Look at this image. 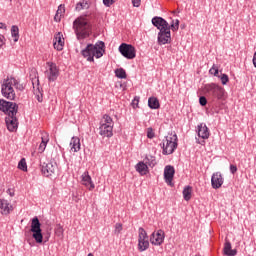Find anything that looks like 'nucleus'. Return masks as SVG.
Wrapping results in <instances>:
<instances>
[{"label":"nucleus","mask_w":256,"mask_h":256,"mask_svg":"<svg viewBox=\"0 0 256 256\" xmlns=\"http://www.w3.org/2000/svg\"><path fill=\"white\" fill-rule=\"evenodd\" d=\"M148 107L150 109H159V107H161V104L159 103V99L157 97H150L148 99Z\"/></svg>","instance_id":"obj_26"},{"label":"nucleus","mask_w":256,"mask_h":256,"mask_svg":"<svg viewBox=\"0 0 256 256\" xmlns=\"http://www.w3.org/2000/svg\"><path fill=\"white\" fill-rule=\"evenodd\" d=\"M123 231V225L121 223H116L114 233L119 235Z\"/></svg>","instance_id":"obj_38"},{"label":"nucleus","mask_w":256,"mask_h":256,"mask_svg":"<svg viewBox=\"0 0 256 256\" xmlns=\"http://www.w3.org/2000/svg\"><path fill=\"white\" fill-rule=\"evenodd\" d=\"M113 127H115V122H113V118L109 116L108 114H104L102 119L100 120V126H99V135L105 139L107 137L108 139H111L113 136Z\"/></svg>","instance_id":"obj_4"},{"label":"nucleus","mask_w":256,"mask_h":256,"mask_svg":"<svg viewBox=\"0 0 256 256\" xmlns=\"http://www.w3.org/2000/svg\"><path fill=\"white\" fill-rule=\"evenodd\" d=\"M53 45H54V49H56L57 51H63V47L65 46V41H63V34H61V32H58L55 35Z\"/></svg>","instance_id":"obj_22"},{"label":"nucleus","mask_w":256,"mask_h":256,"mask_svg":"<svg viewBox=\"0 0 256 256\" xmlns=\"http://www.w3.org/2000/svg\"><path fill=\"white\" fill-rule=\"evenodd\" d=\"M11 36L13 38L14 43H17L19 41V27L18 26H12L11 27Z\"/></svg>","instance_id":"obj_30"},{"label":"nucleus","mask_w":256,"mask_h":256,"mask_svg":"<svg viewBox=\"0 0 256 256\" xmlns=\"http://www.w3.org/2000/svg\"><path fill=\"white\" fill-rule=\"evenodd\" d=\"M6 193H8V195H10V197H15V192L13 190H11V188H8Z\"/></svg>","instance_id":"obj_48"},{"label":"nucleus","mask_w":256,"mask_h":256,"mask_svg":"<svg viewBox=\"0 0 256 256\" xmlns=\"http://www.w3.org/2000/svg\"><path fill=\"white\" fill-rule=\"evenodd\" d=\"M173 177H175V168L171 165H168L164 168V179L166 183H170L173 181Z\"/></svg>","instance_id":"obj_21"},{"label":"nucleus","mask_w":256,"mask_h":256,"mask_svg":"<svg viewBox=\"0 0 256 256\" xmlns=\"http://www.w3.org/2000/svg\"><path fill=\"white\" fill-rule=\"evenodd\" d=\"M0 29H7V25H5V23L0 22Z\"/></svg>","instance_id":"obj_50"},{"label":"nucleus","mask_w":256,"mask_h":256,"mask_svg":"<svg viewBox=\"0 0 256 256\" xmlns=\"http://www.w3.org/2000/svg\"><path fill=\"white\" fill-rule=\"evenodd\" d=\"M199 103L202 107H205V105H207V98L205 96H201L199 98Z\"/></svg>","instance_id":"obj_41"},{"label":"nucleus","mask_w":256,"mask_h":256,"mask_svg":"<svg viewBox=\"0 0 256 256\" xmlns=\"http://www.w3.org/2000/svg\"><path fill=\"white\" fill-rule=\"evenodd\" d=\"M47 143H49V134L47 132H43L41 136V143L38 147L39 153H45V149H47Z\"/></svg>","instance_id":"obj_23"},{"label":"nucleus","mask_w":256,"mask_h":256,"mask_svg":"<svg viewBox=\"0 0 256 256\" xmlns=\"http://www.w3.org/2000/svg\"><path fill=\"white\" fill-rule=\"evenodd\" d=\"M133 7H141V0H132Z\"/></svg>","instance_id":"obj_44"},{"label":"nucleus","mask_w":256,"mask_h":256,"mask_svg":"<svg viewBox=\"0 0 256 256\" xmlns=\"http://www.w3.org/2000/svg\"><path fill=\"white\" fill-rule=\"evenodd\" d=\"M56 13H58L59 15H61L63 17V15H65V5L60 4L58 6V9H57Z\"/></svg>","instance_id":"obj_37"},{"label":"nucleus","mask_w":256,"mask_h":256,"mask_svg":"<svg viewBox=\"0 0 256 256\" xmlns=\"http://www.w3.org/2000/svg\"><path fill=\"white\" fill-rule=\"evenodd\" d=\"M224 253L227 256H235V255H237V250L231 249V242H226L224 245Z\"/></svg>","instance_id":"obj_27"},{"label":"nucleus","mask_w":256,"mask_h":256,"mask_svg":"<svg viewBox=\"0 0 256 256\" xmlns=\"http://www.w3.org/2000/svg\"><path fill=\"white\" fill-rule=\"evenodd\" d=\"M32 85H33V87L35 88V83H33Z\"/></svg>","instance_id":"obj_55"},{"label":"nucleus","mask_w":256,"mask_h":256,"mask_svg":"<svg viewBox=\"0 0 256 256\" xmlns=\"http://www.w3.org/2000/svg\"><path fill=\"white\" fill-rule=\"evenodd\" d=\"M144 163L147 167H155V165H157V160L155 159V156L149 155L145 157Z\"/></svg>","instance_id":"obj_29"},{"label":"nucleus","mask_w":256,"mask_h":256,"mask_svg":"<svg viewBox=\"0 0 256 256\" xmlns=\"http://www.w3.org/2000/svg\"><path fill=\"white\" fill-rule=\"evenodd\" d=\"M135 169L138 173H140V175H147L149 172V167L143 161L138 162L135 166Z\"/></svg>","instance_id":"obj_25"},{"label":"nucleus","mask_w":256,"mask_h":256,"mask_svg":"<svg viewBox=\"0 0 256 256\" xmlns=\"http://www.w3.org/2000/svg\"><path fill=\"white\" fill-rule=\"evenodd\" d=\"M3 45H5V36L0 34V49Z\"/></svg>","instance_id":"obj_46"},{"label":"nucleus","mask_w":256,"mask_h":256,"mask_svg":"<svg viewBox=\"0 0 256 256\" xmlns=\"http://www.w3.org/2000/svg\"><path fill=\"white\" fill-rule=\"evenodd\" d=\"M119 53L125 57V59H135L137 57V50L135 46L127 43H122L118 48Z\"/></svg>","instance_id":"obj_10"},{"label":"nucleus","mask_w":256,"mask_h":256,"mask_svg":"<svg viewBox=\"0 0 256 256\" xmlns=\"http://www.w3.org/2000/svg\"><path fill=\"white\" fill-rule=\"evenodd\" d=\"M49 237H50V234H48V236L46 237V241H49Z\"/></svg>","instance_id":"obj_53"},{"label":"nucleus","mask_w":256,"mask_h":256,"mask_svg":"<svg viewBox=\"0 0 256 256\" xmlns=\"http://www.w3.org/2000/svg\"><path fill=\"white\" fill-rule=\"evenodd\" d=\"M71 151L77 153L81 151V139L79 137H72L70 141Z\"/></svg>","instance_id":"obj_24"},{"label":"nucleus","mask_w":256,"mask_h":256,"mask_svg":"<svg viewBox=\"0 0 256 256\" xmlns=\"http://www.w3.org/2000/svg\"><path fill=\"white\" fill-rule=\"evenodd\" d=\"M220 81H221L222 85L229 83V76L227 74H222L220 77Z\"/></svg>","instance_id":"obj_39"},{"label":"nucleus","mask_w":256,"mask_h":256,"mask_svg":"<svg viewBox=\"0 0 256 256\" xmlns=\"http://www.w3.org/2000/svg\"><path fill=\"white\" fill-rule=\"evenodd\" d=\"M210 75H214V77H219V68L214 64L210 70H209Z\"/></svg>","instance_id":"obj_36"},{"label":"nucleus","mask_w":256,"mask_h":256,"mask_svg":"<svg viewBox=\"0 0 256 256\" xmlns=\"http://www.w3.org/2000/svg\"><path fill=\"white\" fill-rule=\"evenodd\" d=\"M18 169H20V171H27V161L25 160V158H22L19 161Z\"/></svg>","instance_id":"obj_33"},{"label":"nucleus","mask_w":256,"mask_h":256,"mask_svg":"<svg viewBox=\"0 0 256 256\" xmlns=\"http://www.w3.org/2000/svg\"><path fill=\"white\" fill-rule=\"evenodd\" d=\"M223 175H221V172H216L211 177V185L212 189H221V186L223 185Z\"/></svg>","instance_id":"obj_18"},{"label":"nucleus","mask_w":256,"mask_h":256,"mask_svg":"<svg viewBox=\"0 0 256 256\" xmlns=\"http://www.w3.org/2000/svg\"><path fill=\"white\" fill-rule=\"evenodd\" d=\"M117 0H103V4L105 5V7H111V5H113V3H115Z\"/></svg>","instance_id":"obj_42"},{"label":"nucleus","mask_w":256,"mask_h":256,"mask_svg":"<svg viewBox=\"0 0 256 256\" xmlns=\"http://www.w3.org/2000/svg\"><path fill=\"white\" fill-rule=\"evenodd\" d=\"M177 141V134L175 132L169 133L162 141L163 155H172V153H175V149L178 147Z\"/></svg>","instance_id":"obj_5"},{"label":"nucleus","mask_w":256,"mask_h":256,"mask_svg":"<svg viewBox=\"0 0 256 256\" xmlns=\"http://www.w3.org/2000/svg\"><path fill=\"white\" fill-rule=\"evenodd\" d=\"M171 43V30H162L158 32V45H167Z\"/></svg>","instance_id":"obj_16"},{"label":"nucleus","mask_w":256,"mask_h":256,"mask_svg":"<svg viewBox=\"0 0 256 256\" xmlns=\"http://www.w3.org/2000/svg\"><path fill=\"white\" fill-rule=\"evenodd\" d=\"M13 211V205L5 199H0V213L1 215H9Z\"/></svg>","instance_id":"obj_19"},{"label":"nucleus","mask_w":256,"mask_h":256,"mask_svg":"<svg viewBox=\"0 0 256 256\" xmlns=\"http://www.w3.org/2000/svg\"><path fill=\"white\" fill-rule=\"evenodd\" d=\"M147 137L148 139H153L155 137V132L153 131V128L147 129Z\"/></svg>","instance_id":"obj_40"},{"label":"nucleus","mask_w":256,"mask_h":256,"mask_svg":"<svg viewBox=\"0 0 256 256\" xmlns=\"http://www.w3.org/2000/svg\"><path fill=\"white\" fill-rule=\"evenodd\" d=\"M73 29L78 41H83L91 35V23L85 17H78L73 22Z\"/></svg>","instance_id":"obj_2"},{"label":"nucleus","mask_w":256,"mask_h":256,"mask_svg":"<svg viewBox=\"0 0 256 256\" xmlns=\"http://www.w3.org/2000/svg\"><path fill=\"white\" fill-rule=\"evenodd\" d=\"M200 145H205V141L198 142Z\"/></svg>","instance_id":"obj_52"},{"label":"nucleus","mask_w":256,"mask_h":256,"mask_svg":"<svg viewBox=\"0 0 256 256\" xmlns=\"http://www.w3.org/2000/svg\"><path fill=\"white\" fill-rule=\"evenodd\" d=\"M105 53V42L98 41L95 45L88 44L85 49L81 51L82 57L87 61L93 63L96 59H101L103 54Z\"/></svg>","instance_id":"obj_3"},{"label":"nucleus","mask_w":256,"mask_h":256,"mask_svg":"<svg viewBox=\"0 0 256 256\" xmlns=\"http://www.w3.org/2000/svg\"><path fill=\"white\" fill-rule=\"evenodd\" d=\"M133 103L134 104L136 103V105H139V98L135 97L134 100H133Z\"/></svg>","instance_id":"obj_51"},{"label":"nucleus","mask_w":256,"mask_h":256,"mask_svg":"<svg viewBox=\"0 0 256 256\" xmlns=\"http://www.w3.org/2000/svg\"><path fill=\"white\" fill-rule=\"evenodd\" d=\"M0 111L5 115H13L14 113H19V105L15 102L0 99Z\"/></svg>","instance_id":"obj_8"},{"label":"nucleus","mask_w":256,"mask_h":256,"mask_svg":"<svg viewBox=\"0 0 256 256\" xmlns=\"http://www.w3.org/2000/svg\"><path fill=\"white\" fill-rule=\"evenodd\" d=\"M83 9H89V3L87 1L78 2L76 4V11H83Z\"/></svg>","instance_id":"obj_32"},{"label":"nucleus","mask_w":256,"mask_h":256,"mask_svg":"<svg viewBox=\"0 0 256 256\" xmlns=\"http://www.w3.org/2000/svg\"><path fill=\"white\" fill-rule=\"evenodd\" d=\"M197 133L200 139H208L211 135V133L209 132V128L205 123H201L197 126Z\"/></svg>","instance_id":"obj_20"},{"label":"nucleus","mask_w":256,"mask_h":256,"mask_svg":"<svg viewBox=\"0 0 256 256\" xmlns=\"http://www.w3.org/2000/svg\"><path fill=\"white\" fill-rule=\"evenodd\" d=\"M204 91L211 101H220V99H223V96L225 95V89L215 83L206 84L204 86Z\"/></svg>","instance_id":"obj_6"},{"label":"nucleus","mask_w":256,"mask_h":256,"mask_svg":"<svg viewBox=\"0 0 256 256\" xmlns=\"http://www.w3.org/2000/svg\"><path fill=\"white\" fill-rule=\"evenodd\" d=\"M81 181H82V185H84V187H87L89 191H93V189H95V183H93V180L91 179V175H89L88 171H85L81 175Z\"/></svg>","instance_id":"obj_17"},{"label":"nucleus","mask_w":256,"mask_h":256,"mask_svg":"<svg viewBox=\"0 0 256 256\" xmlns=\"http://www.w3.org/2000/svg\"><path fill=\"white\" fill-rule=\"evenodd\" d=\"M63 16L61 15V14H58L57 12H56V14H55V16H54V21H56V23H59L60 21H61V18H62Z\"/></svg>","instance_id":"obj_45"},{"label":"nucleus","mask_w":256,"mask_h":256,"mask_svg":"<svg viewBox=\"0 0 256 256\" xmlns=\"http://www.w3.org/2000/svg\"><path fill=\"white\" fill-rule=\"evenodd\" d=\"M115 76L118 79H127V72H125V69L123 68H118L115 70Z\"/></svg>","instance_id":"obj_31"},{"label":"nucleus","mask_w":256,"mask_h":256,"mask_svg":"<svg viewBox=\"0 0 256 256\" xmlns=\"http://www.w3.org/2000/svg\"><path fill=\"white\" fill-rule=\"evenodd\" d=\"M165 242V231L159 229L150 235V243L159 247Z\"/></svg>","instance_id":"obj_12"},{"label":"nucleus","mask_w":256,"mask_h":256,"mask_svg":"<svg viewBox=\"0 0 256 256\" xmlns=\"http://www.w3.org/2000/svg\"><path fill=\"white\" fill-rule=\"evenodd\" d=\"M230 173H232V175H235V173H237V166L231 164L230 165Z\"/></svg>","instance_id":"obj_43"},{"label":"nucleus","mask_w":256,"mask_h":256,"mask_svg":"<svg viewBox=\"0 0 256 256\" xmlns=\"http://www.w3.org/2000/svg\"><path fill=\"white\" fill-rule=\"evenodd\" d=\"M57 171V163H43L41 167V173L44 175V177H53L55 175V172Z\"/></svg>","instance_id":"obj_14"},{"label":"nucleus","mask_w":256,"mask_h":256,"mask_svg":"<svg viewBox=\"0 0 256 256\" xmlns=\"http://www.w3.org/2000/svg\"><path fill=\"white\" fill-rule=\"evenodd\" d=\"M152 25H154V27H157L159 31L171 30L169 22L163 19V17L155 16L154 18H152Z\"/></svg>","instance_id":"obj_15"},{"label":"nucleus","mask_w":256,"mask_h":256,"mask_svg":"<svg viewBox=\"0 0 256 256\" xmlns=\"http://www.w3.org/2000/svg\"><path fill=\"white\" fill-rule=\"evenodd\" d=\"M16 87L19 91H23V84H19V81L15 79V77H7L3 80L1 85V94L5 99H9L10 101H15V89Z\"/></svg>","instance_id":"obj_1"},{"label":"nucleus","mask_w":256,"mask_h":256,"mask_svg":"<svg viewBox=\"0 0 256 256\" xmlns=\"http://www.w3.org/2000/svg\"><path fill=\"white\" fill-rule=\"evenodd\" d=\"M171 31H179V19L172 21L171 25H169Z\"/></svg>","instance_id":"obj_34"},{"label":"nucleus","mask_w":256,"mask_h":256,"mask_svg":"<svg viewBox=\"0 0 256 256\" xmlns=\"http://www.w3.org/2000/svg\"><path fill=\"white\" fill-rule=\"evenodd\" d=\"M36 99H37L38 103H43V94H37Z\"/></svg>","instance_id":"obj_47"},{"label":"nucleus","mask_w":256,"mask_h":256,"mask_svg":"<svg viewBox=\"0 0 256 256\" xmlns=\"http://www.w3.org/2000/svg\"><path fill=\"white\" fill-rule=\"evenodd\" d=\"M30 232L36 243H43V230H41V222L37 216L31 220Z\"/></svg>","instance_id":"obj_7"},{"label":"nucleus","mask_w":256,"mask_h":256,"mask_svg":"<svg viewBox=\"0 0 256 256\" xmlns=\"http://www.w3.org/2000/svg\"><path fill=\"white\" fill-rule=\"evenodd\" d=\"M252 61H253L254 67L256 68V52H255L254 55H253Z\"/></svg>","instance_id":"obj_49"},{"label":"nucleus","mask_w":256,"mask_h":256,"mask_svg":"<svg viewBox=\"0 0 256 256\" xmlns=\"http://www.w3.org/2000/svg\"><path fill=\"white\" fill-rule=\"evenodd\" d=\"M63 226H61V224H57L56 228H55V235H57V237H63Z\"/></svg>","instance_id":"obj_35"},{"label":"nucleus","mask_w":256,"mask_h":256,"mask_svg":"<svg viewBox=\"0 0 256 256\" xmlns=\"http://www.w3.org/2000/svg\"><path fill=\"white\" fill-rule=\"evenodd\" d=\"M48 70L45 72V75L50 83L57 81L59 77V68H57V64L53 62H47Z\"/></svg>","instance_id":"obj_11"},{"label":"nucleus","mask_w":256,"mask_h":256,"mask_svg":"<svg viewBox=\"0 0 256 256\" xmlns=\"http://www.w3.org/2000/svg\"><path fill=\"white\" fill-rule=\"evenodd\" d=\"M5 123L8 131L14 133L17 131V127H19V120L17 119V113L8 114L5 118Z\"/></svg>","instance_id":"obj_13"},{"label":"nucleus","mask_w":256,"mask_h":256,"mask_svg":"<svg viewBox=\"0 0 256 256\" xmlns=\"http://www.w3.org/2000/svg\"><path fill=\"white\" fill-rule=\"evenodd\" d=\"M87 256H94L93 253H89Z\"/></svg>","instance_id":"obj_54"},{"label":"nucleus","mask_w":256,"mask_h":256,"mask_svg":"<svg viewBox=\"0 0 256 256\" xmlns=\"http://www.w3.org/2000/svg\"><path fill=\"white\" fill-rule=\"evenodd\" d=\"M147 249H149V236L147 235V231L143 227H140L138 229V250L140 253H143Z\"/></svg>","instance_id":"obj_9"},{"label":"nucleus","mask_w":256,"mask_h":256,"mask_svg":"<svg viewBox=\"0 0 256 256\" xmlns=\"http://www.w3.org/2000/svg\"><path fill=\"white\" fill-rule=\"evenodd\" d=\"M182 193H183L184 201H191V194L193 193V187L186 186L183 189Z\"/></svg>","instance_id":"obj_28"}]
</instances>
